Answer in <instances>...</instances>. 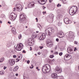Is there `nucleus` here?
<instances>
[{
	"label": "nucleus",
	"mask_w": 79,
	"mask_h": 79,
	"mask_svg": "<svg viewBox=\"0 0 79 79\" xmlns=\"http://www.w3.org/2000/svg\"><path fill=\"white\" fill-rule=\"evenodd\" d=\"M51 68L49 64H46L44 65L42 68V71L44 73H49L50 71Z\"/></svg>",
	"instance_id": "1"
},
{
	"label": "nucleus",
	"mask_w": 79,
	"mask_h": 79,
	"mask_svg": "<svg viewBox=\"0 0 79 79\" xmlns=\"http://www.w3.org/2000/svg\"><path fill=\"white\" fill-rule=\"evenodd\" d=\"M55 31V29L53 28H48L45 30V32L46 35H50Z\"/></svg>",
	"instance_id": "2"
},
{
	"label": "nucleus",
	"mask_w": 79,
	"mask_h": 79,
	"mask_svg": "<svg viewBox=\"0 0 79 79\" xmlns=\"http://www.w3.org/2000/svg\"><path fill=\"white\" fill-rule=\"evenodd\" d=\"M17 17V15L15 14V13L12 12L11 13L10 15L9 16V19L11 21H14L16 19V17Z\"/></svg>",
	"instance_id": "3"
},
{
	"label": "nucleus",
	"mask_w": 79,
	"mask_h": 79,
	"mask_svg": "<svg viewBox=\"0 0 79 79\" xmlns=\"http://www.w3.org/2000/svg\"><path fill=\"white\" fill-rule=\"evenodd\" d=\"M22 48H23V44L21 43H20L17 45L16 49L17 51H20L21 50Z\"/></svg>",
	"instance_id": "4"
},
{
	"label": "nucleus",
	"mask_w": 79,
	"mask_h": 79,
	"mask_svg": "<svg viewBox=\"0 0 79 79\" xmlns=\"http://www.w3.org/2000/svg\"><path fill=\"white\" fill-rule=\"evenodd\" d=\"M75 7L76 8V6H72L70 8L69 11L70 14V13H71V14H72V13H73V14L74 13H76V12L77 11V9L76 10V11H74V9L75 8Z\"/></svg>",
	"instance_id": "5"
},
{
	"label": "nucleus",
	"mask_w": 79,
	"mask_h": 79,
	"mask_svg": "<svg viewBox=\"0 0 79 79\" xmlns=\"http://www.w3.org/2000/svg\"><path fill=\"white\" fill-rule=\"evenodd\" d=\"M15 7H16L17 9V10L18 11H21V10H22V6L20 4H17L15 6Z\"/></svg>",
	"instance_id": "6"
},
{
	"label": "nucleus",
	"mask_w": 79,
	"mask_h": 79,
	"mask_svg": "<svg viewBox=\"0 0 79 79\" xmlns=\"http://www.w3.org/2000/svg\"><path fill=\"white\" fill-rule=\"evenodd\" d=\"M65 60H69L71 58V56L69 54H66L64 57Z\"/></svg>",
	"instance_id": "7"
},
{
	"label": "nucleus",
	"mask_w": 79,
	"mask_h": 79,
	"mask_svg": "<svg viewBox=\"0 0 79 79\" xmlns=\"http://www.w3.org/2000/svg\"><path fill=\"white\" fill-rule=\"evenodd\" d=\"M20 20L21 21H24V19H26V15L24 14H22L21 15H20Z\"/></svg>",
	"instance_id": "8"
},
{
	"label": "nucleus",
	"mask_w": 79,
	"mask_h": 79,
	"mask_svg": "<svg viewBox=\"0 0 79 79\" xmlns=\"http://www.w3.org/2000/svg\"><path fill=\"white\" fill-rule=\"evenodd\" d=\"M9 63L10 65H14L15 63V60L13 59H10L9 61Z\"/></svg>",
	"instance_id": "9"
},
{
	"label": "nucleus",
	"mask_w": 79,
	"mask_h": 79,
	"mask_svg": "<svg viewBox=\"0 0 79 79\" xmlns=\"http://www.w3.org/2000/svg\"><path fill=\"white\" fill-rule=\"evenodd\" d=\"M71 20H69L68 18H65L64 19V22L66 24H68L69 23H71Z\"/></svg>",
	"instance_id": "10"
},
{
	"label": "nucleus",
	"mask_w": 79,
	"mask_h": 79,
	"mask_svg": "<svg viewBox=\"0 0 79 79\" xmlns=\"http://www.w3.org/2000/svg\"><path fill=\"white\" fill-rule=\"evenodd\" d=\"M62 71V70H61V69L60 68V67H57L55 69V71L56 73H61Z\"/></svg>",
	"instance_id": "11"
},
{
	"label": "nucleus",
	"mask_w": 79,
	"mask_h": 79,
	"mask_svg": "<svg viewBox=\"0 0 79 79\" xmlns=\"http://www.w3.org/2000/svg\"><path fill=\"white\" fill-rule=\"evenodd\" d=\"M67 51L68 53L70 54L73 53V48H72L69 47L67 49Z\"/></svg>",
	"instance_id": "12"
},
{
	"label": "nucleus",
	"mask_w": 79,
	"mask_h": 79,
	"mask_svg": "<svg viewBox=\"0 0 79 79\" xmlns=\"http://www.w3.org/2000/svg\"><path fill=\"white\" fill-rule=\"evenodd\" d=\"M68 36L70 38H73V37H74L73 32L70 31L68 34Z\"/></svg>",
	"instance_id": "13"
},
{
	"label": "nucleus",
	"mask_w": 79,
	"mask_h": 79,
	"mask_svg": "<svg viewBox=\"0 0 79 79\" xmlns=\"http://www.w3.org/2000/svg\"><path fill=\"white\" fill-rule=\"evenodd\" d=\"M45 37H46V35L45 34L43 33L41 35L40 37V39L41 40H43Z\"/></svg>",
	"instance_id": "14"
},
{
	"label": "nucleus",
	"mask_w": 79,
	"mask_h": 79,
	"mask_svg": "<svg viewBox=\"0 0 79 79\" xmlns=\"http://www.w3.org/2000/svg\"><path fill=\"white\" fill-rule=\"evenodd\" d=\"M47 44L48 47H52V45H53L52 42L51 41H48L47 42Z\"/></svg>",
	"instance_id": "15"
},
{
	"label": "nucleus",
	"mask_w": 79,
	"mask_h": 79,
	"mask_svg": "<svg viewBox=\"0 0 79 79\" xmlns=\"http://www.w3.org/2000/svg\"><path fill=\"white\" fill-rule=\"evenodd\" d=\"M58 35H59V37H60L61 38H62V37H64V33L63 32H59L58 33Z\"/></svg>",
	"instance_id": "16"
},
{
	"label": "nucleus",
	"mask_w": 79,
	"mask_h": 79,
	"mask_svg": "<svg viewBox=\"0 0 79 79\" xmlns=\"http://www.w3.org/2000/svg\"><path fill=\"white\" fill-rule=\"evenodd\" d=\"M38 2L41 5H45L46 3L45 0H38Z\"/></svg>",
	"instance_id": "17"
},
{
	"label": "nucleus",
	"mask_w": 79,
	"mask_h": 79,
	"mask_svg": "<svg viewBox=\"0 0 79 79\" xmlns=\"http://www.w3.org/2000/svg\"><path fill=\"white\" fill-rule=\"evenodd\" d=\"M28 6L29 8H32V7L34 6V2H31L28 4Z\"/></svg>",
	"instance_id": "18"
},
{
	"label": "nucleus",
	"mask_w": 79,
	"mask_h": 79,
	"mask_svg": "<svg viewBox=\"0 0 79 79\" xmlns=\"http://www.w3.org/2000/svg\"><path fill=\"white\" fill-rule=\"evenodd\" d=\"M51 77L52 79H55L57 77V74L53 73L51 75Z\"/></svg>",
	"instance_id": "19"
},
{
	"label": "nucleus",
	"mask_w": 79,
	"mask_h": 79,
	"mask_svg": "<svg viewBox=\"0 0 79 79\" xmlns=\"http://www.w3.org/2000/svg\"><path fill=\"white\" fill-rule=\"evenodd\" d=\"M32 38H29L28 40V44L29 45H31L32 44Z\"/></svg>",
	"instance_id": "20"
},
{
	"label": "nucleus",
	"mask_w": 79,
	"mask_h": 79,
	"mask_svg": "<svg viewBox=\"0 0 79 79\" xmlns=\"http://www.w3.org/2000/svg\"><path fill=\"white\" fill-rule=\"evenodd\" d=\"M12 44V43H11V42H9L7 43V46L8 47H9Z\"/></svg>",
	"instance_id": "21"
},
{
	"label": "nucleus",
	"mask_w": 79,
	"mask_h": 79,
	"mask_svg": "<svg viewBox=\"0 0 79 79\" xmlns=\"http://www.w3.org/2000/svg\"><path fill=\"white\" fill-rule=\"evenodd\" d=\"M12 32L13 34L16 33V29H15V27H12Z\"/></svg>",
	"instance_id": "22"
},
{
	"label": "nucleus",
	"mask_w": 79,
	"mask_h": 79,
	"mask_svg": "<svg viewBox=\"0 0 79 79\" xmlns=\"http://www.w3.org/2000/svg\"><path fill=\"white\" fill-rule=\"evenodd\" d=\"M18 69H19V67H18V66H16L14 67L13 71L15 72L17 71V70H18Z\"/></svg>",
	"instance_id": "23"
},
{
	"label": "nucleus",
	"mask_w": 79,
	"mask_h": 79,
	"mask_svg": "<svg viewBox=\"0 0 79 79\" xmlns=\"http://www.w3.org/2000/svg\"><path fill=\"white\" fill-rule=\"evenodd\" d=\"M37 35L36 34H33L32 35V37L33 39H36L37 38Z\"/></svg>",
	"instance_id": "24"
},
{
	"label": "nucleus",
	"mask_w": 79,
	"mask_h": 79,
	"mask_svg": "<svg viewBox=\"0 0 79 79\" xmlns=\"http://www.w3.org/2000/svg\"><path fill=\"white\" fill-rule=\"evenodd\" d=\"M4 61V57H2L0 59V63H2Z\"/></svg>",
	"instance_id": "25"
},
{
	"label": "nucleus",
	"mask_w": 79,
	"mask_h": 79,
	"mask_svg": "<svg viewBox=\"0 0 79 79\" xmlns=\"http://www.w3.org/2000/svg\"><path fill=\"white\" fill-rule=\"evenodd\" d=\"M4 74V71H0V75H3Z\"/></svg>",
	"instance_id": "26"
},
{
	"label": "nucleus",
	"mask_w": 79,
	"mask_h": 79,
	"mask_svg": "<svg viewBox=\"0 0 79 79\" xmlns=\"http://www.w3.org/2000/svg\"><path fill=\"white\" fill-rule=\"evenodd\" d=\"M62 23L61 22H59L58 23V26H61Z\"/></svg>",
	"instance_id": "27"
},
{
	"label": "nucleus",
	"mask_w": 79,
	"mask_h": 79,
	"mask_svg": "<svg viewBox=\"0 0 79 79\" xmlns=\"http://www.w3.org/2000/svg\"><path fill=\"white\" fill-rule=\"evenodd\" d=\"M21 38H22V35L20 34L19 36V39H21Z\"/></svg>",
	"instance_id": "28"
},
{
	"label": "nucleus",
	"mask_w": 79,
	"mask_h": 79,
	"mask_svg": "<svg viewBox=\"0 0 79 79\" xmlns=\"http://www.w3.org/2000/svg\"><path fill=\"white\" fill-rule=\"evenodd\" d=\"M38 27H39V28L40 29V27H41V25H40V24H38Z\"/></svg>",
	"instance_id": "29"
},
{
	"label": "nucleus",
	"mask_w": 79,
	"mask_h": 79,
	"mask_svg": "<svg viewBox=\"0 0 79 79\" xmlns=\"http://www.w3.org/2000/svg\"><path fill=\"white\" fill-rule=\"evenodd\" d=\"M50 57L51 58H53V57H54V55H50Z\"/></svg>",
	"instance_id": "30"
},
{
	"label": "nucleus",
	"mask_w": 79,
	"mask_h": 79,
	"mask_svg": "<svg viewBox=\"0 0 79 79\" xmlns=\"http://www.w3.org/2000/svg\"><path fill=\"white\" fill-rule=\"evenodd\" d=\"M74 52H76V51H77V48L76 47L74 48Z\"/></svg>",
	"instance_id": "31"
},
{
	"label": "nucleus",
	"mask_w": 79,
	"mask_h": 79,
	"mask_svg": "<svg viewBox=\"0 0 79 79\" xmlns=\"http://www.w3.org/2000/svg\"><path fill=\"white\" fill-rule=\"evenodd\" d=\"M18 58H19V60H21V59H22V57L19 56Z\"/></svg>",
	"instance_id": "32"
},
{
	"label": "nucleus",
	"mask_w": 79,
	"mask_h": 79,
	"mask_svg": "<svg viewBox=\"0 0 79 79\" xmlns=\"http://www.w3.org/2000/svg\"><path fill=\"white\" fill-rule=\"evenodd\" d=\"M24 79H29V77H24Z\"/></svg>",
	"instance_id": "33"
},
{
	"label": "nucleus",
	"mask_w": 79,
	"mask_h": 79,
	"mask_svg": "<svg viewBox=\"0 0 79 79\" xmlns=\"http://www.w3.org/2000/svg\"><path fill=\"white\" fill-rule=\"evenodd\" d=\"M59 55L60 56H61V55H63V53L62 52H60L59 53Z\"/></svg>",
	"instance_id": "34"
},
{
	"label": "nucleus",
	"mask_w": 79,
	"mask_h": 79,
	"mask_svg": "<svg viewBox=\"0 0 79 79\" xmlns=\"http://www.w3.org/2000/svg\"><path fill=\"white\" fill-rule=\"evenodd\" d=\"M39 48H40V49H41L44 48V47L43 46H39Z\"/></svg>",
	"instance_id": "35"
},
{
	"label": "nucleus",
	"mask_w": 79,
	"mask_h": 79,
	"mask_svg": "<svg viewBox=\"0 0 79 79\" xmlns=\"http://www.w3.org/2000/svg\"><path fill=\"white\" fill-rule=\"evenodd\" d=\"M62 2L64 3H66V0H63V1H62Z\"/></svg>",
	"instance_id": "36"
},
{
	"label": "nucleus",
	"mask_w": 79,
	"mask_h": 79,
	"mask_svg": "<svg viewBox=\"0 0 79 79\" xmlns=\"http://www.w3.org/2000/svg\"><path fill=\"white\" fill-rule=\"evenodd\" d=\"M36 69H37V71H40V69H39L38 67H36Z\"/></svg>",
	"instance_id": "37"
},
{
	"label": "nucleus",
	"mask_w": 79,
	"mask_h": 79,
	"mask_svg": "<svg viewBox=\"0 0 79 79\" xmlns=\"http://www.w3.org/2000/svg\"><path fill=\"white\" fill-rule=\"evenodd\" d=\"M74 42V44H77V42L76 41H75Z\"/></svg>",
	"instance_id": "38"
},
{
	"label": "nucleus",
	"mask_w": 79,
	"mask_h": 79,
	"mask_svg": "<svg viewBox=\"0 0 79 79\" xmlns=\"http://www.w3.org/2000/svg\"><path fill=\"white\" fill-rule=\"evenodd\" d=\"M30 63V60H28L27 61V64H29V63Z\"/></svg>",
	"instance_id": "39"
},
{
	"label": "nucleus",
	"mask_w": 79,
	"mask_h": 79,
	"mask_svg": "<svg viewBox=\"0 0 79 79\" xmlns=\"http://www.w3.org/2000/svg\"><path fill=\"white\" fill-rule=\"evenodd\" d=\"M16 61L18 62L19 61V60H20V59H16Z\"/></svg>",
	"instance_id": "40"
},
{
	"label": "nucleus",
	"mask_w": 79,
	"mask_h": 79,
	"mask_svg": "<svg viewBox=\"0 0 79 79\" xmlns=\"http://www.w3.org/2000/svg\"><path fill=\"white\" fill-rule=\"evenodd\" d=\"M43 15H44L45 14H46V12L43 11Z\"/></svg>",
	"instance_id": "41"
},
{
	"label": "nucleus",
	"mask_w": 79,
	"mask_h": 79,
	"mask_svg": "<svg viewBox=\"0 0 79 79\" xmlns=\"http://www.w3.org/2000/svg\"><path fill=\"white\" fill-rule=\"evenodd\" d=\"M54 48L55 50H56V49L57 48V46H55Z\"/></svg>",
	"instance_id": "42"
},
{
	"label": "nucleus",
	"mask_w": 79,
	"mask_h": 79,
	"mask_svg": "<svg viewBox=\"0 0 79 79\" xmlns=\"http://www.w3.org/2000/svg\"><path fill=\"white\" fill-rule=\"evenodd\" d=\"M56 41H57V42H58L59 41V39H58V38H57L56 39Z\"/></svg>",
	"instance_id": "43"
},
{
	"label": "nucleus",
	"mask_w": 79,
	"mask_h": 79,
	"mask_svg": "<svg viewBox=\"0 0 79 79\" xmlns=\"http://www.w3.org/2000/svg\"><path fill=\"white\" fill-rule=\"evenodd\" d=\"M53 1L52 0H49V3H52Z\"/></svg>",
	"instance_id": "44"
},
{
	"label": "nucleus",
	"mask_w": 79,
	"mask_h": 79,
	"mask_svg": "<svg viewBox=\"0 0 79 79\" xmlns=\"http://www.w3.org/2000/svg\"><path fill=\"white\" fill-rule=\"evenodd\" d=\"M1 18H3V17H4V15H1Z\"/></svg>",
	"instance_id": "45"
},
{
	"label": "nucleus",
	"mask_w": 79,
	"mask_h": 79,
	"mask_svg": "<svg viewBox=\"0 0 79 79\" xmlns=\"http://www.w3.org/2000/svg\"><path fill=\"white\" fill-rule=\"evenodd\" d=\"M22 53H26V51H25V50H24L23 52H22Z\"/></svg>",
	"instance_id": "46"
},
{
	"label": "nucleus",
	"mask_w": 79,
	"mask_h": 79,
	"mask_svg": "<svg viewBox=\"0 0 79 79\" xmlns=\"http://www.w3.org/2000/svg\"><path fill=\"white\" fill-rule=\"evenodd\" d=\"M55 54H56L57 55L58 54V52H55Z\"/></svg>",
	"instance_id": "47"
},
{
	"label": "nucleus",
	"mask_w": 79,
	"mask_h": 79,
	"mask_svg": "<svg viewBox=\"0 0 79 79\" xmlns=\"http://www.w3.org/2000/svg\"><path fill=\"white\" fill-rule=\"evenodd\" d=\"M13 57H14V58H16V55H14L13 56Z\"/></svg>",
	"instance_id": "48"
},
{
	"label": "nucleus",
	"mask_w": 79,
	"mask_h": 79,
	"mask_svg": "<svg viewBox=\"0 0 79 79\" xmlns=\"http://www.w3.org/2000/svg\"><path fill=\"white\" fill-rule=\"evenodd\" d=\"M7 23L8 24H11V22H10L8 21Z\"/></svg>",
	"instance_id": "49"
},
{
	"label": "nucleus",
	"mask_w": 79,
	"mask_h": 79,
	"mask_svg": "<svg viewBox=\"0 0 79 79\" xmlns=\"http://www.w3.org/2000/svg\"><path fill=\"white\" fill-rule=\"evenodd\" d=\"M6 69V67L4 66V68H3L4 69Z\"/></svg>",
	"instance_id": "50"
},
{
	"label": "nucleus",
	"mask_w": 79,
	"mask_h": 79,
	"mask_svg": "<svg viewBox=\"0 0 79 79\" xmlns=\"http://www.w3.org/2000/svg\"><path fill=\"white\" fill-rule=\"evenodd\" d=\"M48 63H50V61H51V60H49V59L48 60Z\"/></svg>",
	"instance_id": "51"
},
{
	"label": "nucleus",
	"mask_w": 79,
	"mask_h": 79,
	"mask_svg": "<svg viewBox=\"0 0 79 79\" xmlns=\"http://www.w3.org/2000/svg\"><path fill=\"white\" fill-rule=\"evenodd\" d=\"M36 20V22H38V19L37 18H36L35 19Z\"/></svg>",
	"instance_id": "52"
},
{
	"label": "nucleus",
	"mask_w": 79,
	"mask_h": 79,
	"mask_svg": "<svg viewBox=\"0 0 79 79\" xmlns=\"http://www.w3.org/2000/svg\"><path fill=\"white\" fill-rule=\"evenodd\" d=\"M45 8H46V7L43 6V9L44 10V9H45Z\"/></svg>",
	"instance_id": "53"
},
{
	"label": "nucleus",
	"mask_w": 79,
	"mask_h": 79,
	"mask_svg": "<svg viewBox=\"0 0 79 79\" xmlns=\"http://www.w3.org/2000/svg\"><path fill=\"white\" fill-rule=\"evenodd\" d=\"M13 9H14L13 10L14 11H15V10H16V8H14Z\"/></svg>",
	"instance_id": "54"
},
{
	"label": "nucleus",
	"mask_w": 79,
	"mask_h": 79,
	"mask_svg": "<svg viewBox=\"0 0 79 79\" xmlns=\"http://www.w3.org/2000/svg\"><path fill=\"white\" fill-rule=\"evenodd\" d=\"M30 50H32V48L31 47H30Z\"/></svg>",
	"instance_id": "55"
},
{
	"label": "nucleus",
	"mask_w": 79,
	"mask_h": 79,
	"mask_svg": "<svg viewBox=\"0 0 79 79\" xmlns=\"http://www.w3.org/2000/svg\"><path fill=\"white\" fill-rule=\"evenodd\" d=\"M15 75L16 76H18V73L16 74Z\"/></svg>",
	"instance_id": "56"
},
{
	"label": "nucleus",
	"mask_w": 79,
	"mask_h": 79,
	"mask_svg": "<svg viewBox=\"0 0 79 79\" xmlns=\"http://www.w3.org/2000/svg\"><path fill=\"white\" fill-rule=\"evenodd\" d=\"M52 61H55V59H53L52 60Z\"/></svg>",
	"instance_id": "57"
},
{
	"label": "nucleus",
	"mask_w": 79,
	"mask_h": 79,
	"mask_svg": "<svg viewBox=\"0 0 79 79\" xmlns=\"http://www.w3.org/2000/svg\"><path fill=\"white\" fill-rule=\"evenodd\" d=\"M36 33H39V31H36Z\"/></svg>",
	"instance_id": "58"
},
{
	"label": "nucleus",
	"mask_w": 79,
	"mask_h": 79,
	"mask_svg": "<svg viewBox=\"0 0 79 79\" xmlns=\"http://www.w3.org/2000/svg\"><path fill=\"white\" fill-rule=\"evenodd\" d=\"M38 55H40V52H38Z\"/></svg>",
	"instance_id": "59"
},
{
	"label": "nucleus",
	"mask_w": 79,
	"mask_h": 79,
	"mask_svg": "<svg viewBox=\"0 0 79 79\" xmlns=\"http://www.w3.org/2000/svg\"><path fill=\"white\" fill-rule=\"evenodd\" d=\"M2 23V22L1 21H0V23Z\"/></svg>",
	"instance_id": "60"
},
{
	"label": "nucleus",
	"mask_w": 79,
	"mask_h": 79,
	"mask_svg": "<svg viewBox=\"0 0 79 79\" xmlns=\"http://www.w3.org/2000/svg\"><path fill=\"white\" fill-rule=\"evenodd\" d=\"M51 52H52V53H53V51H52Z\"/></svg>",
	"instance_id": "61"
},
{
	"label": "nucleus",
	"mask_w": 79,
	"mask_h": 79,
	"mask_svg": "<svg viewBox=\"0 0 79 79\" xmlns=\"http://www.w3.org/2000/svg\"><path fill=\"white\" fill-rule=\"evenodd\" d=\"M57 7H59V6L58 5H57Z\"/></svg>",
	"instance_id": "62"
},
{
	"label": "nucleus",
	"mask_w": 79,
	"mask_h": 79,
	"mask_svg": "<svg viewBox=\"0 0 79 79\" xmlns=\"http://www.w3.org/2000/svg\"><path fill=\"white\" fill-rule=\"evenodd\" d=\"M58 5L59 6H60V3H58V5Z\"/></svg>",
	"instance_id": "63"
},
{
	"label": "nucleus",
	"mask_w": 79,
	"mask_h": 79,
	"mask_svg": "<svg viewBox=\"0 0 79 79\" xmlns=\"http://www.w3.org/2000/svg\"><path fill=\"white\" fill-rule=\"evenodd\" d=\"M78 69L79 70V65L78 66Z\"/></svg>",
	"instance_id": "64"
}]
</instances>
